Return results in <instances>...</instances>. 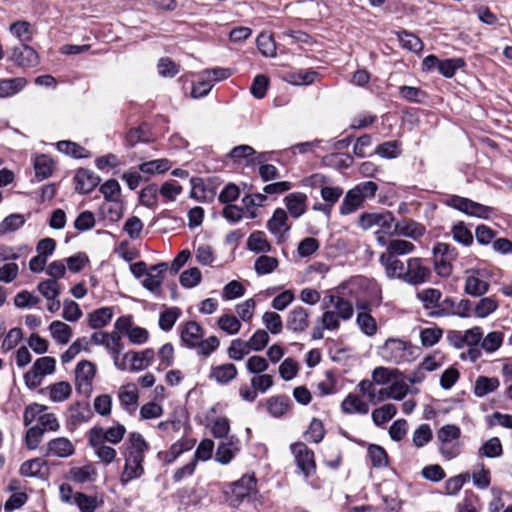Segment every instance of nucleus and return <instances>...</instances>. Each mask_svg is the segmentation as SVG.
<instances>
[{
    "mask_svg": "<svg viewBox=\"0 0 512 512\" xmlns=\"http://www.w3.org/2000/svg\"><path fill=\"white\" fill-rule=\"evenodd\" d=\"M322 315L317 319L312 338L320 340L323 331H336L340 328V321H348L354 315V307L349 299L338 294H328L322 300Z\"/></svg>",
    "mask_w": 512,
    "mask_h": 512,
    "instance_id": "obj_1",
    "label": "nucleus"
},
{
    "mask_svg": "<svg viewBox=\"0 0 512 512\" xmlns=\"http://www.w3.org/2000/svg\"><path fill=\"white\" fill-rule=\"evenodd\" d=\"M149 450V444L146 442L142 434L132 432L129 434L126 448L123 452L124 467L120 476L122 485L140 478L144 473L143 462L145 454Z\"/></svg>",
    "mask_w": 512,
    "mask_h": 512,
    "instance_id": "obj_2",
    "label": "nucleus"
},
{
    "mask_svg": "<svg viewBox=\"0 0 512 512\" xmlns=\"http://www.w3.org/2000/svg\"><path fill=\"white\" fill-rule=\"evenodd\" d=\"M394 216L390 211L363 213L358 225L363 230L375 229V237L380 245L386 244V237L393 236Z\"/></svg>",
    "mask_w": 512,
    "mask_h": 512,
    "instance_id": "obj_3",
    "label": "nucleus"
},
{
    "mask_svg": "<svg viewBox=\"0 0 512 512\" xmlns=\"http://www.w3.org/2000/svg\"><path fill=\"white\" fill-rule=\"evenodd\" d=\"M415 349L409 342L390 338L379 348V354L386 362L401 364L415 359Z\"/></svg>",
    "mask_w": 512,
    "mask_h": 512,
    "instance_id": "obj_4",
    "label": "nucleus"
},
{
    "mask_svg": "<svg viewBox=\"0 0 512 512\" xmlns=\"http://www.w3.org/2000/svg\"><path fill=\"white\" fill-rule=\"evenodd\" d=\"M436 437L439 443V452L445 459L451 460L460 454V427L454 424H446L437 431Z\"/></svg>",
    "mask_w": 512,
    "mask_h": 512,
    "instance_id": "obj_5",
    "label": "nucleus"
},
{
    "mask_svg": "<svg viewBox=\"0 0 512 512\" xmlns=\"http://www.w3.org/2000/svg\"><path fill=\"white\" fill-rule=\"evenodd\" d=\"M256 488L253 475H244L239 480L230 483L224 490L226 502L232 507H238Z\"/></svg>",
    "mask_w": 512,
    "mask_h": 512,
    "instance_id": "obj_6",
    "label": "nucleus"
},
{
    "mask_svg": "<svg viewBox=\"0 0 512 512\" xmlns=\"http://www.w3.org/2000/svg\"><path fill=\"white\" fill-rule=\"evenodd\" d=\"M490 288L489 275L482 269H467L464 273L465 294L472 297H482Z\"/></svg>",
    "mask_w": 512,
    "mask_h": 512,
    "instance_id": "obj_7",
    "label": "nucleus"
},
{
    "mask_svg": "<svg viewBox=\"0 0 512 512\" xmlns=\"http://www.w3.org/2000/svg\"><path fill=\"white\" fill-rule=\"evenodd\" d=\"M446 204L454 209H457L469 216L480 218V219H489L490 214L493 211L492 207L480 204L478 202L472 201L468 198H464L461 196H450L446 199Z\"/></svg>",
    "mask_w": 512,
    "mask_h": 512,
    "instance_id": "obj_8",
    "label": "nucleus"
},
{
    "mask_svg": "<svg viewBox=\"0 0 512 512\" xmlns=\"http://www.w3.org/2000/svg\"><path fill=\"white\" fill-rule=\"evenodd\" d=\"M402 281L410 285H420L429 281L430 269L423 264L419 257H411L406 261L405 272Z\"/></svg>",
    "mask_w": 512,
    "mask_h": 512,
    "instance_id": "obj_9",
    "label": "nucleus"
},
{
    "mask_svg": "<svg viewBox=\"0 0 512 512\" xmlns=\"http://www.w3.org/2000/svg\"><path fill=\"white\" fill-rule=\"evenodd\" d=\"M436 317L457 316L460 318H469L472 316V302L469 299H461L456 302L447 297L441 302L440 310L433 312Z\"/></svg>",
    "mask_w": 512,
    "mask_h": 512,
    "instance_id": "obj_10",
    "label": "nucleus"
},
{
    "mask_svg": "<svg viewBox=\"0 0 512 512\" xmlns=\"http://www.w3.org/2000/svg\"><path fill=\"white\" fill-rule=\"evenodd\" d=\"M126 433V428L123 424L117 423L109 428L102 426H93L89 431L88 435L99 438V440L116 445L120 443Z\"/></svg>",
    "mask_w": 512,
    "mask_h": 512,
    "instance_id": "obj_11",
    "label": "nucleus"
},
{
    "mask_svg": "<svg viewBox=\"0 0 512 512\" xmlns=\"http://www.w3.org/2000/svg\"><path fill=\"white\" fill-rule=\"evenodd\" d=\"M310 325V313L302 306L291 309L286 318V328L296 334L303 333Z\"/></svg>",
    "mask_w": 512,
    "mask_h": 512,
    "instance_id": "obj_12",
    "label": "nucleus"
},
{
    "mask_svg": "<svg viewBox=\"0 0 512 512\" xmlns=\"http://www.w3.org/2000/svg\"><path fill=\"white\" fill-rule=\"evenodd\" d=\"M291 451L294 454L298 467L309 476L315 471L314 453L304 443H294L291 445Z\"/></svg>",
    "mask_w": 512,
    "mask_h": 512,
    "instance_id": "obj_13",
    "label": "nucleus"
},
{
    "mask_svg": "<svg viewBox=\"0 0 512 512\" xmlns=\"http://www.w3.org/2000/svg\"><path fill=\"white\" fill-rule=\"evenodd\" d=\"M9 60L20 67H34L39 63L37 52L27 44L15 46L11 51Z\"/></svg>",
    "mask_w": 512,
    "mask_h": 512,
    "instance_id": "obj_14",
    "label": "nucleus"
},
{
    "mask_svg": "<svg viewBox=\"0 0 512 512\" xmlns=\"http://www.w3.org/2000/svg\"><path fill=\"white\" fill-rule=\"evenodd\" d=\"M287 220L288 216L286 211L282 208H277L267 222L268 231L275 236L278 242H283L286 233L290 230Z\"/></svg>",
    "mask_w": 512,
    "mask_h": 512,
    "instance_id": "obj_15",
    "label": "nucleus"
},
{
    "mask_svg": "<svg viewBox=\"0 0 512 512\" xmlns=\"http://www.w3.org/2000/svg\"><path fill=\"white\" fill-rule=\"evenodd\" d=\"M166 271V263H159L151 266L145 275V279L142 281L143 287L154 295L159 296L161 294V284Z\"/></svg>",
    "mask_w": 512,
    "mask_h": 512,
    "instance_id": "obj_16",
    "label": "nucleus"
},
{
    "mask_svg": "<svg viewBox=\"0 0 512 512\" xmlns=\"http://www.w3.org/2000/svg\"><path fill=\"white\" fill-rule=\"evenodd\" d=\"M239 451L240 440L237 437L225 438L216 449L215 460L222 465H226L234 459Z\"/></svg>",
    "mask_w": 512,
    "mask_h": 512,
    "instance_id": "obj_17",
    "label": "nucleus"
},
{
    "mask_svg": "<svg viewBox=\"0 0 512 512\" xmlns=\"http://www.w3.org/2000/svg\"><path fill=\"white\" fill-rule=\"evenodd\" d=\"M118 399L121 406L128 413L136 411L139 403V391L134 383H127L122 385L118 391Z\"/></svg>",
    "mask_w": 512,
    "mask_h": 512,
    "instance_id": "obj_18",
    "label": "nucleus"
},
{
    "mask_svg": "<svg viewBox=\"0 0 512 512\" xmlns=\"http://www.w3.org/2000/svg\"><path fill=\"white\" fill-rule=\"evenodd\" d=\"M379 262L384 268L385 275L388 279H399L402 281L405 275L406 262L400 260L399 257L385 254L379 255Z\"/></svg>",
    "mask_w": 512,
    "mask_h": 512,
    "instance_id": "obj_19",
    "label": "nucleus"
},
{
    "mask_svg": "<svg viewBox=\"0 0 512 512\" xmlns=\"http://www.w3.org/2000/svg\"><path fill=\"white\" fill-rule=\"evenodd\" d=\"M75 453L74 444L66 437H57L47 443L46 456L67 458Z\"/></svg>",
    "mask_w": 512,
    "mask_h": 512,
    "instance_id": "obj_20",
    "label": "nucleus"
},
{
    "mask_svg": "<svg viewBox=\"0 0 512 512\" xmlns=\"http://www.w3.org/2000/svg\"><path fill=\"white\" fill-rule=\"evenodd\" d=\"M76 385L79 390L89 391L96 374V368L90 361H81L76 367Z\"/></svg>",
    "mask_w": 512,
    "mask_h": 512,
    "instance_id": "obj_21",
    "label": "nucleus"
},
{
    "mask_svg": "<svg viewBox=\"0 0 512 512\" xmlns=\"http://www.w3.org/2000/svg\"><path fill=\"white\" fill-rule=\"evenodd\" d=\"M425 233V227L413 220L405 219L399 222L394 221L393 235L404 236L417 240Z\"/></svg>",
    "mask_w": 512,
    "mask_h": 512,
    "instance_id": "obj_22",
    "label": "nucleus"
},
{
    "mask_svg": "<svg viewBox=\"0 0 512 512\" xmlns=\"http://www.w3.org/2000/svg\"><path fill=\"white\" fill-rule=\"evenodd\" d=\"M88 437V444L93 449L96 458L104 463L105 465L111 464L117 456L116 450L106 445V442L99 440V438H94L90 435Z\"/></svg>",
    "mask_w": 512,
    "mask_h": 512,
    "instance_id": "obj_23",
    "label": "nucleus"
},
{
    "mask_svg": "<svg viewBox=\"0 0 512 512\" xmlns=\"http://www.w3.org/2000/svg\"><path fill=\"white\" fill-rule=\"evenodd\" d=\"M20 474L25 477L47 478L49 474L47 462L42 458L27 460L20 466Z\"/></svg>",
    "mask_w": 512,
    "mask_h": 512,
    "instance_id": "obj_24",
    "label": "nucleus"
},
{
    "mask_svg": "<svg viewBox=\"0 0 512 512\" xmlns=\"http://www.w3.org/2000/svg\"><path fill=\"white\" fill-rule=\"evenodd\" d=\"M307 195L301 192H293L285 198V204L288 212L294 218L301 217L307 209Z\"/></svg>",
    "mask_w": 512,
    "mask_h": 512,
    "instance_id": "obj_25",
    "label": "nucleus"
},
{
    "mask_svg": "<svg viewBox=\"0 0 512 512\" xmlns=\"http://www.w3.org/2000/svg\"><path fill=\"white\" fill-rule=\"evenodd\" d=\"M341 410L344 414L365 415L369 412V405L359 395L349 393L341 403Z\"/></svg>",
    "mask_w": 512,
    "mask_h": 512,
    "instance_id": "obj_26",
    "label": "nucleus"
},
{
    "mask_svg": "<svg viewBox=\"0 0 512 512\" xmlns=\"http://www.w3.org/2000/svg\"><path fill=\"white\" fill-rule=\"evenodd\" d=\"M76 190L80 193H90L100 182V178L92 171L79 169L75 175Z\"/></svg>",
    "mask_w": 512,
    "mask_h": 512,
    "instance_id": "obj_27",
    "label": "nucleus"
},
{
    "mask_svg": "<svg viewBox=\"0 0 512 512\" xmlns=\"http://www.w3.org/2000/svg\"><path fill=\"white\" fill-rule=\"evenodd\" d=\"M255 149L250 145H239L230 150L227 158L231 159L235 164H245L246 166L254 165Z\"/></svg>",
    "mask_w": 512,
    "mask_h": 512,
    "instance_id": "obj_28",
    "label": "nucleus"
},
{
    "mask_svg": "<svg viewBox=\"0 0 512 512\" xmlns=\"http://www.w3.org/2000/svg\"><path fill=\"white\" fill-rule=\"evenodd\" d=\"M202 338V328L195 321L187 322L181 329V339L188 347H197Z\"/></svg>",
    "mask_w": 512,
    "mask_h": 512,
    "instance_id": "obj_29",
    "label": "nucleus"
},
{
    "mask_svg": "<svg viewBox=\"0 0 512 512\" xmlns=\"http://www.w3.org/2000/svg\"><path fill=\"white\" fill-rule=\"evenodd\" d=\"M383 246L385 247V251H383L381 254L393 255L395 257L410 254L415 249V246L412 242L403 239L388 240L386 238V244Z\"/></svg>",
    "mask_w": 512,
    "mask_h": 512,
    "instance_id": "obj_30",
    "label": "nucleus"
},
{
    "mask_svg": "<svg viewBox=\"0 0 512 512\" xmlns=\"http://www.w3.org/2000/svg\"><path fill=\"white\" fill-rule=\"evenodd\" d=\"M237 368L232 363L213 366L210 371V378L219 384H227L237 376Z\"/></svg>",
    "mask_w": 512,
    "mask_h": 512,
    "instance_id": "obj_31",
    "label": "nucleus"
},
{
    "mask_svg": "<svg viewBox=\"0 0 512 512\" xmlns=\"http://www.w3.org/2000/svg\"><path fill=\"white\" fill-rule=\"evenodd\" d=\"M291 408V402L285 396H272L266 401V409L274 418L283 417Z\"/></svg>",
    "mask_w": 512,
    "mask_h": 512,
    "instance_id": "obj_32",
    "label": "nucleus"
},
{
    "mask_svg": "<svg viewBox=\"0 0 512 512\" xmlns=\"http://www.w3.org/2000/svg\"><path fill=\"white\" fill-rule=\"evenodd\" d=\"M364 199L359 194V189H350L339 208L341 215H349L357 211L360 207H362L364 203Z\"/></svg>",
    "mask_w": 512,
    "mask_h": 512,
    "instance_id": "obj_33",
    "label": "nucleus"
},
{
    "mask_svg": "<svg viewBox=\"0 0 512 512\" xmlns=\"http://www.w3.org/2000/svg\"><path fill=\"white\" fill-rule=\"evenodd\" d=\"M196 441L194 439L183 438L173 443L165 453L164 461L166 464H172L184 452L191 450Z\"/></svg>",
    "mask_w": 512,
    "mask_h": 512,
    "instance_id": "obj_34",
    "label": "nucleus"
},
{
    "mask_svg": "<svg viewBox=\"0 0 512 512\" xmlns=\"http://www.w3.org/2000/svg\"><path fill=\"white\" fill-rule=\"evenodd\" d=\"M27 85L23 77L0 79V98H8L16 95Z\"/></svg>",
    "mask_w": 512,
    "mask_h": 512,
    "instance_id": "obj_35",
    "label": "nucleus"
},
{
    "mask_svg": "<svg viewBox=\"0 0 512 512\" xmlns=\"http://www.w3.org/2000/svg\"><path fill=\"white\" fill-rule=\"evenodd\" d=\"M154 351L152 349H145L140 352L130 351L131 358V371L138 372L149 367L154 359Z\"/></svg>",
    "mask_w": 512,
    "mask_h": 512,
    "instance_id": "obj_36",
    "label": "nucleus"
},
{
    "mask_svg": "<svg viewBox=\"0 0 512 512\" xmlns=\"http://www.w3.org/2000/svg\"><path fill=\"white\" fill-rule=\"evenodd\" d=\"M498 301L490 297H482L475 305H472V315L483 319L494 313L498 309Z\"/></svg>",
    "mask_w": 512,
    "mask_h": 512,
    "instance_id": "obj_37",
    "label": "nucleus"
},
{
    "mask_svg": "<svg viewBox=\"0 0 512 512\" xmlns=\"http://www.w3.org/2000/svg\"><path fill=\"white\" fill-rule=\"evenodd\" d=\"M417 299L421 301L424 309L440 310L442 293L436 288H427L417 293Z\"/></svg>",
    "mask_w": 512,
    "mask_h": 512,
    "instance_id": "obj_38",
    "label": "nucleus"
},
{
    "mask_svg": "<svg viewBox=\"0 0 512 512\" xmlns=\"http://www.w3.org/2000/svg\"><path fill=\"white\" fill-rule=\"evenodd\" d=\"M247 247L254 253H268L272 246L263 231H255L247 239Z\"/></svg>",
    "mask_w": 512,
    "mask_h": 512,
    "instance_id": "obj_39",
    "label": "nucleus"
},
{
    "mask_svg": "<svg viewBox=\"0 0 512 512\" xmlns=\"http://www.w3.org/2000/svg\"><path fill=\"white\" fill-rule=\"evenodd\" d=\"M9 31L21 44H27L33 39V30L28 21L20 20L12 23Z\"/></svg>",
    "mask_w": 512,
    "mask_h": 512,
    "instance_id": "obj_40",
    "label": "nucleus"
},
{
    "mask_svg": "<svg viewBox=\"0 0 512 512\" xmlns=\"http://www.w3.org/2000/svg\"><path fill=\"white\" fill-rule=\"evenodd\" d=\"M97 475L96 469L93 465L88 464L81 467H72L69 470V477L73 482L86 483L95 480Z\"/></svg>",
    "mask_w": 512,
    "mask_h": 512,
    "instance_id": "obj_41",
    "label": "nucleus"
},
{
    "mask_svg": "<svg viewBox=\"0 0 512 512\" xmlns=\"http://www.w3.org/2000/svg\"><path fill=\"white\" fill-rule=\"evenodd\" d=\"M402 376V373L395 368H387L384 366H378L372 371V381L376 385H386L394 379H398Z\"/></svg>",
    "mask_w": 512,
    "mask_h": 512,
    "instance_id": "obj_42",
    "label": "nucleus"
},
{
    "mask_svg": "<svg viewBox=\"0 0 512 512\" xmlns=\"http://www.w3.org/2000/svg\"><path fill=\"white\" fill-rule=\"evenodd\" d=\"M500 383L495 377L479 376L474 384V393L477 397H484L494 392Z\"/></svg>",
    "mask_w": 512,
    "mask_h": 512,
    "instance_id": "obj_43",
    "label": "nucleus"
},
{
    "mask_svg": "<svg viewBox=\"0 0 512 512\" xmlns=\"http://www.w3.org/2000/svg\"><path fill=\"white\" fill-rule=\"evenodd\" d=\"M397 413V407L394 404L387 403L372 411L371 417L376 426H382L390 421Z\"/></svg>",
    "mask_w": 512,
    "mask_h": 512,
    "instance_id": "obj_44",
    "label": "nucleus"
},
{
    "mask_svg": "<svg viewBox=\"0 0 512 512\" xmlns=\"http://www.w3.org/2000/svg\"><path fill=\"white\" fill-rule=\"evenodd\" d=\"M89 325L93 329H99L106 326L113 317V311L110 307L97 309L89 314Z\"/></svg>",
    "mask_w": 512,
    "mask_h": 512,
    "instance_id": "obj_45",
    "label": "nucleus"
},
{
    "mask_svg": "<svg viewBox=\"0 0 512 512\" xmlns=\"http://www.w3.org/2000/svg\"><path fill=\"white\" fill-rule=\"evenodd\" d=\"M49 330L51 336L60 344H67L72 337V329L69 325L61 321H53Z\"/></svg>",
    "mask_w": 512,
    "mask_h": 512,
    "instance_id": "obj_46",
    "label": "nucleus"
},
{
    "mask_svg": "<svg viewBox=\"0 0 512 512\" xmlns=\"http://www.w3.org/2000/svg\"><path fill=\"white\" fill-rule=\"evenodd\" d=\"M397 39L400 45L412 52H420L423 49V42L416 35L407 31L396 32Z\"/></svg>",
    "mask_w": 512,
    "mask_h": 512,
    "instance_id": "obj_47",
    "label": "nucleus"
},
{
    "mask_svg": "<svg viewBox=\"0 0 512 512\" xmlns=\"http://www.w3.org/2000/svg\"><path fill=\"white\" fill-rule=\"evenodd\" d=\"M433 439V432L429 424L419 425L412 433V443L416 448L426 446Z\"/></svg>",
    "mask_w": 512,
    "mask_h": 512,
    "instance_id": "obj_48",
    "label": "nucleus"
},
{
    "mask_svg": "<svg viewBox=\"0 0 512 512\" xmlns=\"http://www.w3.org/2000/svg\"><path fill=\"white\" fill-rule=\"evenodd\" d=\"M356 323L363 334L372 337L377 333L378 326L376 320L367 312H359L356 317Z\"/></svg>",
    "mask_w": 512,
    "mask_h": 512,
    "instance_id": "obj_49",
    "label": "nucleus"
},
{
    "mask_svg": "<svg viewBox=\"0 0 512 512\" xmlns=\"http://www.w3.org/2000/svg\"><path fill=\"white\" fill-rule=\"evenodd\" d=\"M48 390L49 398L53 402H63L67 400L72 393L71 385L65 381L57 382L49 386Z\"/></svg>",
    "mask_w": 512,
    "mask_h": 512,
    "instance_id": "obj_50",
    "label": "nucleus"
},
{
    "mask_svg": "<svg viewBox=\"0 0 512 512\" xmlns=\"http://www.w3.org/2000/svg\"><path fill=\"white\" fill-rule=\"evenodd\" d=\"M279 262L277 258L267 255L259 256L254 263V270L257 275L262 276L272 273L277 269Z\"/></svg>",
    "mask_w": 512,
    "mask_h": 512,
    "instance_id": "obj_51",
    "label": "nucleus"
},
{
    "mask_svg": "<svg viewBox=\"0 0 512 512\" xmlns=\"http://www.w3.org/2000/svg\"><path fill=\"white\" fill-rule=\"evenodd\" d=\"M251 351V348L247 341L242 339H234L231 341L230 346L227 349L228 357L235 361L242 360Z\"/></svg>",
    "mask_w": 512,
    "mask_h": 512,
    "instance_id": "obj_52",
    "label": "nucleus"
},
{
    "mask_svg": "<svg viewBox=\"0 0 512 512\" xmlns=\"http://www.w3.org/2000/svg\"><path fill=\"white\" fill-rule=\"evenodd\" d=\"M503 453L502 444L497 437H492L484 442L478 450L480 457L497 458Z\"/></svg>",
    "mask_w": 512,
    "mask_h": 512,
    "instance_id": "obj_53",
    "label": "nucleus"
},
{
    "mask_svg": "<svg viewBox=\"0 0 512 512\" xmlns=\"http://www.w3.org/2000/svg\"><path fill=\"white\" fill-rule=\"evenodd\" d=\"M218 327L228 335L237 334L242 327V324L238 317L231 314H223L218 318Z\"/></svg>",
    "mask_w": 512,
    "mask_h": 512,
    "instance_id": "obj_54",
    "label": "nucleus"
},
{
    "mask_svg": "<svg viewBox=\"0 0 512 512\" xmlns=\"http://www.w3.org/2000/svg\"><path fill=\"white\" fill-rule=\"evenodd\" d=\"M257 47L265 57H274L276 55V43L273 36L269 33L262 32L258 35Z\"/></svg>",
    "mask_w": 512,
    "mask_h": 512,
    "instance_id": "obj_55",
    "label": "nucleus"
},
{
    "mask_svg": "<svg viewBox=\"0 0 512 512\" xmlns=\"http://www.w3.org/2000/svg\"><path fill=\"white\" fill-rule=\"evenodd\" d=\"M53 161L46 155H39L35 158L34 169L36 177L40 180L48 178L52 174Z\"/></svg>",
    "mask_w": 512,
    "mask_h": 512,
    "instance_id": "obj_56",
    "label": "nucleus"
},
{
    "mask_svg": "<svg viewBox=\"0 0 512 512\" xmlns=\"http://www.w3.org/2000/svg\"><path fill=\"white\" fill-rule=\"evenodd\" d=\"M367 452L373 467L383 468L387 466L388 455L384 448L379 445L371 444Z\"/></svg>",
    "mask_w": 512,
    "mask_h": 512,
    "instance_id": "obj_57",
    "label": "nucleus"
},
{
    "mask_svg": "<svg viewBox=\"0 0 512 512\" xmlns=\"http://www.w3.org/2000/svg\"><path fill=\"white\" fill-rule=\"evenodd\" d=\"M37 289L46 300L58 298L61 294V285L56 280H43L38 283Z\"/></svg>",
    "mask_w": 512,
    "mask_h": 512,
    "instance_id": "obj_58",
    "label": "nucleus"
},
{
    "mask_svg": "<svg viewBox=\"0 0 512 512\" xmlns=\"http://www.w3.org/2000/svg\"><path fill=\"white\" fill-rule=\"evenodd\" d=\"M25 217L22 214H11L4 218L0 224V233H11L19 230L25 224Z\"/></svg>",
    "mask_w": 512,
    "mask_h": 512,
    "instance_id": "obj_59",
    "label": "nucleus"
},
{
    "mask_svg": "<svg viewBox=\"0 0 512 512\" xmlns=\"http://www.w3.org/2000/svg\"><path fill=\"white\" fill-rule=\"evenodd\" d=\"M443 336V330L439 327H427L420 331V341L425 347L436 345Z\"/></svg>",
    "mask_w": 512,
    "mask_h": 512,
    "instance_id": "obj_60",
    "label": "nucleus"
},
{
    "mask_svg": "<svg viewBox=\"0 0 512 512\" xmlns=\"http://www.w3.org/2000/svg\"><path fill=\"white\" fill-rule=\"evenodd\" d=\"M504 340V334L500 331L488 333L481 340V347L488 353H493L500 348Z\"/></svg>",
    "mask_w": 512,
    "mask_h": 512,
    "instance_id": "obj_61",
    "label": "nucleus"
},
{
    "mask_svg": "<svg viewBox=\"0 0 512 512\" xmlns=\"http://www.w3.org/2000/svg\"><path fill=\"white\" fill-rule=\"evenodd\" d=\"M473 484L478 489H486L489 487L491 482L490 470L484 466L483 463L477 466V469L473 471L471 475Z\"/></svg>",
    "mask_w": 512,
    "mask_h": 512,
    "instance_id": "obj_62",
    "label": "nucleus"
},
{
    "mask_svg": "<svg viewBox=\"0 0 512 512\" xmlns=\"http://www.w3.org/2000/svg\"><path fill=\"white\" fill-rule=\"evenodd\" d=\"M451 233L453 239L464 246H470L473 243V235L463 222L455 224Z\"/></svg>",
    "mask_w": 512,
    "mask_h": 512,
    "instance_id": "obj_63",
    "label": "nucleus"
},
{
    "mask_svg": "<svg viewBox=\"0 0 512 512\" xmlns=\"http://www.w3.org/2000/svg\"><path fill=\"white\" fill-rule=\"evenodd\" d=\"M465 61L462 58H453L440 60L438 71L444 77L451 78L455 75L457 69L463 67Z\"/></svg>",
    "mask_w": 512,
    "mask_h": 512,
    "instance_id": "obj_64",
    "label": "nucleus"
}]
</instances>
